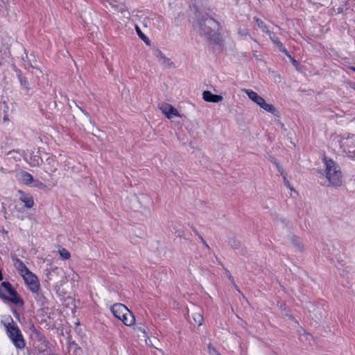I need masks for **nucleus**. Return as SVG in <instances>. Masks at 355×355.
I'll list each match as a JSON object with an SVG mask.
<instances>
[{
    "label": "nucleus",
    "instance_id": "9",
    "mask_svg": "<svg viewBox=\"0 0 355 355\" xmlns=\"http://www.w3.org/2000/svg\"><path fill=\"white\" fill-rule=\"evenodd\" d=\"M16 178L17 180L26 185H30L33 182V178L32 175L22 170L16 173Z\"/></svg>",
    "mask_w": 355,
    "mask_h": 355
},
{
    "label": "nucleus",
    "instance_id": "32",
    "mask_svg": "<svg viewBox=\"0 0 355 355\" xmlns=\"http://www.w3.org/2000/svg\"><path fill=\"white\" fill-rule=\"evenodd\" d=\"M32 184H33V187H37L40 189H44L46 188V185L44 184H43L42 182L37 180H35L33 179V182H32Z\"/></svg>",
    "mask_w": 355,
    "mask_h": 355
},
{
    "label": "nucleus",
    "instance_id": "17",
    "mask_svg": "<svg viewBox=\"0 0 355 355\" xmlns=\"http://www.w3.org/2000/svg\"><path fill=\"white\" fill-rule=\"evenodd\" d=\"M15 266L21 275V276H23L26 273H27L30 270L25 266V264L19 259H16Z\"/></svg>",
    "mask_w": 355,
    "mask_h": 355
},
{
    "label": "nucleus",
    "instance_id": "31",
    "mask_svg": "<svg viewBox=\"0 0 355 355\" xmlns=\"http://www.w3.org/2000/svg\"><path fill=\"white\" fill-rule=\"evenodd\" d=\"M60 257H62L64 259H68L70 258V253L69 251L64 248L61 249L59 251Z\"/></svg>",
    "mask_w": 355,
    "mask_h": 355
},
{
    "label": "nucleus",
    "instance_id": "5",
    "mask_svg": "<svg viewBox=\"0 0 355 355\" xmlns=\"http://www.w3.org/2000/svg\"><path fill=\"white\" fill-rule=\"evenodd\" d=\"M7 335L16 348L21 349L25 347V340L17 324L12 321L6 325Z\"/></svg>",
    "mask_w": 355,
    "mask_h": 355
},
{
    "label": "nucleus",
    "instance_id": "15",
    "mask_svg": "<svg viewBox=\"0 0 355 355\" xmlns=\"http://www.w3.org/2000/svg\"><path fill=\"white\" fill-rule=\"evenodd\" d=\"M261 104L259 105V107L263 109L266 112L271 113L274 116H278L279 113L278 110L272 105L266 102L263 99Z\"/></svg>",
    "mask_w": 355,
    "mask_h": 355
},
{
    "label": "nucleus",
    "instance_id": "29",
    "mask_svg": "<svg viewBox=\"0 0 355 355\" xmlns=\"http://www.w3.org/2000/svg\"><path fill=\"white\" fill-rule=\"evenodd\" d=\"M136 31H137V33L139 37L143 41H144L146 44H149L148 38L141 32V31L140 30V28L138 26H136Z\"/></svg>",
    "mask_w": 355,
    "mask_h": 355
},
{
    "label": "nucleus",
    "instance_id": "23",
    "mask_svg": "<svg viewBox=\"0 0 355 355\" xmlns=\"http://www.w3.org/2000/svg\"><path fill=\"white\" fill-rule=\"evenodd\" d=\"M277 170L281 173V174L283 175V178H284V182L285 184V185L288 188L290 189L291 190L293 191V188L291 187L290 182H288V180H287L286 177L285 176V175L284 174V171L282 168V166H279V165H277Z\"/></svg>",
    "mask_w": 355,
    "mask_h": 355
},
{
    "label": "nucleus",
    "instance_id": "36",
    "mask_svg": "<svg viewBox=\"0 0 355 355\" xmlns=\"http://www.w3.org/2000/svg\"><path fill=\"white\" fill-rule=\"evenodd\" d=\"M8 121H9V119H8V116H5L3 117V121H4V122H8Z\"/></svg>",
    "mask_w": 355,
    "mask_h": 355
},
{
    "label": "nucleus",
    "instance_id": "19",
    "mask_svg": "<svg viewBox=\"0 0 355 355\" xmlns=\"http://www.w3.org/2000/svg\"><path fill=\"white\" fill-rule=\"evenodd\" d=\"M16 72H17V78H18V80L20 83V85L26 89H28L29 87H28V82L26 79V77H24L23 75H22V73L21 71L19 70H16Z\"/></svg>",
    "mask_w": 355,
    "mask_h": 355
},
{
    "label": "nucleus",
    "instance_id": "33",
    "mask_svg": "<svg viewBox=\"0 0 355 355\" xmlns=\"http://www.w3.org/2000/svg\"><path fill=\"white\" fill-rule=\"evenodd\" d=\"M293 243L295 245L299 250H303V245H302L301 240L299 238H294L293 240Z\"/></svg>",
    "mask_w": 355,
    "mask_h": 355
},
{
    "label": "nucleus",
    "instance_id": "30",
    "mask_svg": "<svg viewBox=\"0 0 355 355\" xmlns=\"http://www.w3.org/2000/svg\"><path fill=\"white\" fill-rule=\"evenodd\" d=\"M271 39L273 41V42L277 44L279 51L287 54V51H286L285 47L283 46V44L279 41H278L277 39H274L272 37Z\"/></svg>",
    "mask_w": 355,
    "mask_h": 355
},
{
    "label": "nucleus",
    "instance_id": "6",
    "mask_svg": "<svg viewBox=\"0 0 355 355\" xmlns=\"http://www.w3.org/2000/svg\"><path fill=\"white\" fill-rule=\"evenodd\" d=\"M31 292H37L40 289V283L37 277L31 270L21 276Z\"/></svg>",
    "mask_w": 355,
    "mask_h": 355
},
{
    "label": "nucleus",
    "instance_id": "4",
    "mask_svg": "<svg viewBox=\"0 0 355 355\" xmlns=\"http://www.w3.org/2000/svg\"><path fill=\"white\" fill-rule=\"evenodd\" d=\"M336 139L343 153L351 159H355V135L345 133L337 136Z\"/></svg>",
    "mask_w": 355,
    "mask_h": 355
},
{
    "label": "nucleus",
    "instance_id": "10",
    "mask_svg": "<svg viewBox=\"0 0 355 355\" xmlns=\"http://www.w3.org/2000/svg\"><path fill=\"white\" fill-rule=\"evenodd\" d=\"M19 200L24 204L25 207L31 209L34 206V200L31 195L21 191H18Z\"/></svg>",
    "mask_w": 355,
    "mask_h": 355
},
{
    "label": "nucleus",
    "instance_id": "11",
    "mask_svg": "<svg viewBox=\"0 0 355 355\" xmlns=\"http://www.w3.org/2000/svg\"><path fill=\"white\" fill-rule=\"evenodd\" d=\"M59 270L58 268L46 269L45 270V281L49 283L55 282L57 280Z\"/></svg>",
    "mask_w": 355,
    "mask_h": 355
},
{
    "label": "nucleus",
    "instance_id": "16",
    "mask_svg": "<svg viewBox=\"0 0 355 355\" xmlns=\"http://www.w3.org/2000/svg\"><path fill=\"white\" fill-rule=\"evenodd\" d=\"M46 164L49 166L48 170L50 171L51 173H53L57 170V164L55 156H48L46 158Z\"/></svg>",
    "mask_w": 355,
    "mask_h": 355
},
{
    "label": "nucleus",
    "instance_id": "3",
    "mask_svg": "<svg viewBox=\"0 0 355 355\" xmlns=\"http://www.w3.org/2000/svg\"><path fill=\"white\" fill-rule=\"evenodd\" d=\"M112 314L123 323L128 327L135 324V319L133 313L123 304H114L110 309Z\"/></svg>",
    "mask_w": 355,
    "mask_h": 355
},
{
    "label": "nucleus",
    "instance_id": "34",
    "mask_svg": "<svg viewBox=\"0 0 355 355\" xmlns=\"http://www.w3.org/2000/svg\"><path fill=\"white\" fill-rule=\"evenodd\" d=\"M231 245L234 248H237L240 246V243L236 241H233V242L231 243Z\"/></svg>",
    "mask_w": 355,
    "mask_h": 355
},
{
    "label": "nucleus",
    "instance_id": "14",
    "mask_svg": "<svg viewBox=\"0 0 355 355\" xmlns=\"http://www.w3.org/2000/svg\"><path fill=\"white\" fill-rule=\"evenodd\" d=\"M26 159L31 166H39L42 163V159L38 155V152L31 153L29 157H26Z\"/></svg>",
    "mask_w": 355,
    "mask_h": 355
},
{
    "label": "nucleus",
    "instance_id": "27",
    "mask_svg": "<svg viewBox=\"0 0 355 355\" xmlns=\"http://www.w3.org/2000/svg\"><path fill=\"white\" fill-rule=\"evenodd\" d=\"M107 3L115 9V10L121 12H123L125 6L123 5H116L114 2L108 1Z\"/></svg>",
    "mask_w": 355,
    "mask_h": 355
},
{
    "label": "nucleus",
    "instance_id": "35",
    "mask_svg": "<svg viewBox=\"0 0 355 355\" xmlns=\"http://www.w3.org/2000/svg\"><path fill=\"white\" fill-rule=\"evenodd\" d=\"M199 238L201 240L202 243L207 248H209V245L207 244V243L205 242V241L202 239V237L201 236L199 235Z\"/></svg>",
    "mask_w": 355,
    "mask_h": 355
},
{
    "label": "nucleus",
    "instance_id": "24",
    "mask_svg": "<svg viewBox=\"0 0 355 355\" xmlns=\"http://www.w3.org/2000/svg\"><path fill=\"white\" fill-rule=\"evenodd\" d=\"M193 319L196 324H197L198 326H200L202 324L203 322V317L200 313H195L193 314Z\"/></svg>",
    "mask_w": 355,
    "mask_h": 355
},
{
    "label": "nucleus",
    "instance_id": "38",
    "mask_svg": "<svg viewBox=\"0 0 355 355\" xmlns=\"http://www.w3.org/2000/svg\"><path fill=\"white\" fill-rule=\"evenodd\" d=\"M1 1H2V3H3V4H5V3H6V2L4 1V0H1Z\"/></svg>",
    "mask_w": 355,
    "mask_h": 355
},
{
    "label": "nucleus",
    "instance_id": "28",
    "mask_svg": "<svg viewBox=\"0 0 355 355\" xmlns=\"http://www.w3.org/2000/svg\"><path fill=\"white\" fill-rule=\"evenodd\" d=\"M207 352L209 355H220L218 351L211 343L207 345Z\"/></svg>",
    "mask_w": 355,
    "mask_h": 355
},
{
    "label": "nucleus",
    "instance_id": "20",
    "mask_svg": "<svg viewBox=\"0 0 355 355\" xmlns=\"http://www.w3.org/2000/svg\"><path fill=\"white\" fill-rule=\"evenodd\" d=\"M254 19H255V21H256L257 24L258 25V26H259V28H261L263 30V31H264V32L267 33L268 34V35L270 37V38H272V33L270 31H269L268 30V28H267V26L264 24V23H263L261 20H260L259 19H258V18H255Z\"/></svg>",
    "mask_w": 355,
    "mask_h": 355
},
{
    "label": "nucleus",
    "instance_id": "7",
    "mask_svg": "<svg viewBox=\"0 0 355 355\" xmlns=\"http://www.w3.org/2000/svg\"><path fill=\"white\" fill-rule=\"evenodd\" d=\"M154 56L157 58V61L166 67H172L173 63L167 58L159 49H154L153 50Z\"/></svg>",
    "mask_w": 355,
    "mask_h": 355
},
{
    "label": "nucleus",
    "instance_id": "25",
    "mask_svg": "<svg viewBox=\"0 0 355 355\" xmlns=\"http://www.w3.org/2000/svg\"><path fill=\"white\" fill-rule=\"evenodd\" d=\"M143 333L144 334V337L146 338V343L147 345H150V346H153L155 347L156 349H157V347L155 346V341H157V339L155 338H154L153 340H152L150 339V338L148 336L146 331L145 329L143 330Z\"/></svg>",
    "mask_w": 355,
    "mask_h": 355
},
{
    "label": "nucleus",
    "instance_id": "1",
    "mask_svg": "<svg viewBox=\"0 0 355 355\" xmlns=\"http://www.w3.org/2000/svg\"><path fill=\"white\" fill-rule=\"evenodd\" d=\"M200 34L206 36L214 43L217 44L220 41V24L210 17L202 18L198 22Z\"/></svg>",
    "mask_w": 355,
    "mask_h": 355
},
{
    "label": "nucleus",
    "instance_id": "18",
    "mask_svg": "<svg viewBox=\"0 0 355 355\" xmlns=\"http://www.w3.org/2000/svg\"><path fill=\"white\" fill-rule=\"evenodd\" d=\"M2 297L5 300H9L12 303L15 304H22L23 302L20 297L18 295L16 291L14 292L13 294H10V297H6L5 295H3Z\"/></svg>",
    "mask_w": 355,
    "mask_h": 355
},
{
    "label": "nucleus",
    "instance_id": "8",
    "mask_svg": "<svg viewBox=\"0 0 355 355\" xmlns=\"http://www.w3.org/2000/svg\"><path fill=\"white\" fill-rule=\"evenodd\" d=\"M159 108L162 112L169 119H173L174 116H179L178 110L169 104H160L159 105Z\"/></svg>",
    "mask_w": 355,
    "mask_h": 355
},
{
    "label": "nucleus",
    "instance_id": "22",
    "mask_svg": "<svg viewBox=\"0 0 355 355\" xmlns=\"http://www.w3.org/2000/svg\"><path fill=\"white\" fill-rule=\"evenodd\" d=\"M1 286L10 295L13 294L16 291L12 286L8 282H3L1 283Z\"/></svg>",
    "mask_w": 355,
    "mask_h": 355
},
{
    "label": "nucleus",
    "instance_id": "2",
    "mask_svg": "<svg viewBox=\"0 0 355 355\" xmlns=\"http://www.w3.org/2000/svg\"><path fill=\"white\" fill-rule=\"evenodd\" d=\"M323 163L325 166L324 174L329 182L328 185L338 187L343 184V175L340 166L331 159L324 157Z\"/></svg>",
    "mask_w": 355,
    "mask_h": 355
},
{
    "label": "nucleus",
    "instance_id": "13",
    "mask_svg": "<svg viewBox=\"0 0 355 355\" xmlns=\"http://www.w3.org/2000/svg\"><path fill=\"white\" fill-rule=\"evenodd\" d=\"M243 91L244 92V93H245L248 95V98L251 101H252L254 103L257 104L259 106L260 104H261V103L262 102L263 98L261 96H259L257 93H256L255 92H254L252 90L248 89H245Z\"/></svg>",
    "mask_w": 355,
    "mask_h": 355
},
{
    "label": "nucleus",
    "instance_id": "26",
    "mask_svg": "<svg viewBox=\"0 0 355 355\" xmlns=\"http://www.w3.org/2000/svg\"><path fill=\"white\" fill-rule=\"evenodd\" d=\"M69 352L73 351L74 355H79V352H80V349L78 347L77 345L75 343H71L69 344Z\"/></svg>",
    "mask_w": 355,
    "mask_h": 355
},
{
    "label": "nucleus",
    "instance_id": "21",
    "mask_svg": "<svg viewBox=\"0 0 355 355\" xmlns=\"http://www.w3.org/2000/svg\"><path fill=\"white\" fill-rule=\"evenodd\" d=\"M34 294L35 299L43 304L45 302V297L44 295L40 292V289L37 292H32Z\"/></svg>",
    "mask_w": 355,
    "mask_h": 355
},
{
    "label": "nucleus",
    "instance_id": "12",
    "mask_svg": "<svg viewBox=\"0 0 355 355\" xmlns=\"http://www.w3.org/2000/svg\"><path fill=\"white\" fill-rule=\"evenodd\" d=\"M203 99L207 102L218 103L223 100V96L212 94L209 91H205L202 94Z\"/></svg>",
    "mask_w": 355,
    "mask_h": 355
},
{
    "label": "nucleus",
    "instance_id": "37",
    "mask_svg": "<svg viewBox=\"0 0 355 355\" xmlns=\"http://www.w3.org/2000/svg\"><path fill=\"white\" fill-rule=\"evenodd\" d=\"M351 69L355 72V67H352Z\"/></svg>",
    "mask_w": 355,
    "mask_h": 355
}]
</instances>
